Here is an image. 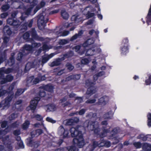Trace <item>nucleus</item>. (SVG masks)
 <instances>
[{
  "label": "nucleus",
  "mask_w": 151,
  "mask_h": 151,
  "mask_svg": "<svg viewBox=\"0 0 151 151\" xmlns=\"http://www.w3.org/2000/svg\"><path fill=\"white\" fill-rule=\"evenodd\" d=\"M95 84L94 82H91L89 80H87L86 81V86L87 87H89L86 93L87 95L90 96L96 92V88L93 87V86Z\"/></svg>",
  "instance_id": "3"
},
{
  "label": "nucleus",
  "mask_w": 151,
  "mask_h": 151,
  "mask_svg": "<svg viewBox=\"0 0 151 151\" xmlns=\"http://www.w3.org/2000/svg\"><path fill=\"white\" fill-rule=\"evenodd\" d=\"M17 144L19 145V148H23L24 147V145L22 141H19V142L17 143Z\"/></svg>",
  "instance_id": "51"
},
{
  "label": "nucleus",
  "mask_w": 151,
  "mask_h": 151,
  "mask_svg": "<svg viewBox=\"0 0 151 151\" xmlns=\"http://www.w3.org/2000/svg\"><path fill=\"white\" fill-rule=\"evenodd\" d=\"M58 133L60 136L63 138L68 137V131L65 129L62 126H60L58 128Z\"/></svg>",
  "instance_id": "8"
},
{
  "label": "nucleus",
  "mask_w": 151,
  "mask_h": 151,
  "mask_svg": "<svg viewBox=\"0 0 151 151\" xmlns=\"http://www.w3.org/2000/svg\"><path fill=\"white\" fill-rule=\"evenodd\" d=\"M34 79V77L33 76H31L28 78L27 81V83L28 84L31 83L32 84H33L32 83H33V80Z\"/></svg>",
  "instance_id": "43"
},
{
  "label": "nucleus",
  "mask_w": 151,
  "mask_h": 151,
  "mask_svg": "<svg viewBox=\"0 0 151 151\" xmlns=\"http://www.w3.org/2000/svg\"><path fill=\"white\" fill-rule=\"evenodd\" d=\"M149 137H147L146 136H144L142 134L140 135L139 137V138H141L142 139V140L143 141H146L147 139V137L151 138V135H149Z\"/></svg>",
  "instance_id": "47"
},
{
  "label": "nucleus",
  "mask_w": 151,
  "mask_h": 151,
  "mask_svg": "<svg viewBox=\"0 0 151 151\" xmlns=\"http://www.w3.org/2000/svg\"><path fill=\"white\" fill-rule=\"evenodd\" d=\"M52 48V46H48L46 44L43 45L42 48L43 50H46L48 49H50Z\"/></svg>",
  "instance_id": "49"
},
{
  "label": "nucleus",
  "mask_w": 151,
  "mask_h": 151,
  "mask_svg": "<svg viewBox=\"0 0 151 151\" xmlns=\"http://www.w3.org/2000/svg\"><path fill=\"white\" fill-rule=\"evenodd\" d=\"M45 108L47 112H50L55 111L57 109V107L54 104H51L45 106Z\"/></svg>",
  "instance_id": "15"
},
{
  "label": "nucleus",
  "mask_w": 151,
  "mask_h": 151,
  "mask_svg": "<svg viewBox=\"0 0 151 151\" xmlns=\"http://www.w3.org/2000/svg\"><path fill=\"white\" fill-rule=\"evenodd\" d=\"M69 151H78V150L75 147L73 146L70 147Z\"/></svg>",
  "instance_id": "64"
},
{
  "label": "nucleus",
  "mask_w": 151,
  "mask_h": 151,
  "mask_svg": "<svg viewBox=\"0 0 151 151\" xmlns=\"http://www.w3.org/2000/svg\"><path fill=\"white\" fill-rule=\"evenodd\" d=\"M83 34V31L82 30L79 31L78 33L72 36L70 38V41H73L77 38L81 37L82 35Z\"/></svg>",
  "instance_id": "16"
},
{
  "label": "nucleus",
  "mask_w": 151,
  "mask_h": 151,
  "mask_svg": "<svg viewBox=\"0 0 151 151\" xmlns=\"http://www.w3.org/2000/svg\"><path fill=\"white\" fill-rule=\"evenodd\" d=\"M142 149L146 151H149L151 150V145L147 143H142Z\"/></svg>",
  "instance_id": "19"
},
{
  "label": "nucleus",
  "mask_w": 151,
  "mask_h": 151,
  "mask_svg": "<svg viewBox=\"0 0 151 151\" xmlns=\"http://www.w3.org/2000/svg\"><path fill=\"white\" fill-rule=\"evenodd\" d=\"M30 34L32 35V37L34 38L37 39V36L36 34V32L34 29H32L30 32Z\"/></svg>",
  "instance_id": "39"
},
{
  "label": "nucleus",
  "mask_w": 151,
  "mask_h": 151,
  "mask_svg": "<svg viewBox=\"0 0 151 151\" xmlns=\"http://www.w3.org/2000/svg\"><path fill=\"white\" fill-rule=\"evenodd\" d=\"M23 1L27 2V3H31V6L30 8H28L26 12L25 13H24L22 14V16L21 17V19L22 20H23L24 18L25 17H23L24 14L27 15H28L32 9L33 8V6L35 5H36L38 3V0H22Z\"/></svg>",
  "instance_id": "7"
},
{
  "label": "nucleus",
  "mask_w": 151,
  "mask_h": 151,
  "mask_svg": "<svg viewBox=\"0 0 151 151\" xmlns=\"http://www.w3.org/2000/svg\"><path fill=\"white\" fill-rule=\"evenodd\" d=\"M61 15L62 18L65 19H67L69 17V15L65 10L63 9L61 11Z\"/></svg>",
  "instance_id": "22"
},
{
  "label": "nucleus",
  "mask_w": 151,
  "mask_h": 151,
  "mask_svg": "<svg viewBox=\"0 0 151 151\" xmlns=\"http://www.w3.org/2000/svg\"><path fill=\"white\" fill-rule=\"evenodd\" d=\"M79 121V119L77 117H74L67 120L66 124L71 125L75 123H77Z\"/></svg>",
  "instance_id": "14"
},
{
  "label": "nucleus",
  "mask_w": 151,
  "mask_h": 151,
  "mask_svg": "<svg viewBox=\"0 0 151 151\" xmlns=\"http://www.w3.org/2000/svg\"><path fill=\"white\" fill-rule=\"evenodd\" d=\"M60 59H57L54 61L52 63L50 64V65L51 67H54L55 66H57L60 65Z\"/></svg>",
  "instance_id": "25"
},
{
  "label": "nucleus",
  "mask_w": 151,
  "mask_h": 151,
  "mask_svg": "<svg viewBox=\"0 0 151 151\" xmlns=\"http://www.w3.org/2000/svg\"><path fill=\"white\" fill-rule=\"evenodd\" d=\"M93 97L94 98V99L87 100L86 101V103H87L91 104H93L95 103L96 101V99H97L99 97V95L98 94H96Z\"/></svg>",
  "instance_id": "23"
},
{
  "label": "nucleus",
  "mask_w": 151,
  "mask_h": 151,
  "mask_svg": "<svg viewBox=\"0 0 151 151\" xmlns=\"http://www.w3.org/2000/svg\"><path fill=\"white\" fill-rule=\"evenodd\" d=\"M4 32H6V33L9 35H11L12 33V32L8 26L5 27L4 28Z\"/></svg>",
  "instance_id": "29"
},
{
  "label": "nucleus",
  "mask_w": 151,
  "mask_h": 151,
  "mask_svg": "<svg viewBox=\"0 0 151 151\" xmlns=\"http://www.w3.org/2000/svg\"><path fill=\"white\" fill-rule=\"evenodd\" d=\"M40 80L38 78H34L33 80V83H32V84H36L38 83L40 81Z\"/></svg>",
  "instance_id": "61"
},
{
  "label": "nucleus",
  "mask_w": 151,
  "mask_h": 151,
  "mask_svg": "<svg viewBox=\"0 0 151 151\" xmlns=\"http://www.w3.org/2000/svg\"><path fill=\"white\" fill-rule=\"evenodd\" d=\"M32 64H33L31 63H28L26 65L25 70H29L30 68L34 67V66Z\"/></svg>",
  "instance_id": "33"
},
{
  "label": "nucleus",
  "mask_w": 151,
  "mask_h": 151,
  "mask_svg": "<svg viewBox=\"0 0 151 151\" xmlns=\"http://www.w3.org/2000/svg\"><path fill=\"white\" fill-rule=\"evenodd\" d=\"M40 99L39 97H36L33 99L30 103V109L34 111L36 108V106L38 101ZM29 107L27 108V109H29Z\"/></svg>",
  "instance_id": "11"
},
{
  "label": "nucleus",
  "mask_w": 151,
  "mask_h": 151,
  "mask_svg": "<svg viewBox=\"0 0 151 151\" xmlns=\"http://www.w3.org/2000/svg\"><path fill=\"white\" fill-rule=\"evenodd\" d=\"M128 42V40L127 39H125L123 40L121 47L122 53L124 54L128 52L127 43Z\"/></svg>",
  "instance_id": "10"
},
{
  "label": "nucleus",
  "mask_w": 151,
  "mask_h": 151,
  "mask_svg": "<svg viewBox=\"0 0 151 151\" xmlns=\"http://www.w3.org/2000/svg\"><path fill=\"white\" fill-rule=\"evenodd\" d=\"M39 95L41 97H43L45 96V93L43 89H42L40 91Z\"/></svg>",
  "instance_id": "56"
},
{
  "label": "nucleus",
  "mask_w": 151,
  "mask_h": 151,
  "mask_svg": "<svg viewBox=\"0 0 151 151\" xmlns=\"http://www.w3.org/2000/svg\"><path fill=\"white\" fill-rule=\"evenodd\" d=\"M29 34L28 32L25 33L23 35V38L25 40H26L29 37Z\"/></svg>",
  "instance_id": "59"
},
{
  "label": "nucleus",
  "mask_w": 151,
  "mask_h": 151,
  "mask_svg": "<svg viewBox=\"0 0 151 151\" xmlns=\"http://www.w3.org/2000/svg\"><path fill=\"white\" fill-rule=\"evenodd\" d=\"M24 91L22 89H19L17 90V91L16 93V96H18L20 95L24 92Z\"/></svg>",
  "instance_id": "42"
},
{
  "label": "nucleus",
  "mask_w": 151,
  "mask_h": 151,
  "mask_svg": "<svg viewBox=\"0 0 151 151\" xmlns=\"http://www.w3.org/2000/svg\"><path fill=\"white\" fill-rule=\"evenodd\" d=\"M14 20L12 18H9L7 20V22L10 25H12Z\"/></svg>",
  "instance_id": "63"
},
{
  "label": "nucleus",
  "mask_w": 151,
  "mask_h": 151,
  "mask_svg": "<svg viewBox=\"0 0 151 151\" xmlns=\"http://www.w3.org/2000/svg\"><path fill=\"white\" fill-rule=\"evenodd\" d=\"M104 145L109 147L110 146V143L109 141H103L102 142L95 141L93 142L92 145H90L88 146V149H90V151H92L97 146L101 147Z\"/></svg>",
  "instance_id": "4"
},
{
  "label": "nucleus",
  "mask_w": 151,
  "mask_h": 151,
  "mask_svg": "<svg viewBox=\"0 0 151 151\" xmlns=\"http://www.w3.org/2000/svg\"><path fill=\"white\" fill-rule=\"evenodd\" d=\"M44 88V89L50 92H52L53 89V86L50 84H48L45 86Z\"/></svg>",
  "instance_id": "24"
},
{
  "label": "nucleus",
  "mask_w": 151,
  "mask_h": 151,
  "mask_svg": "<svg viewBox=\"0 0 151 151\" xmlns=\"http://www.w3.org/2000/svg\"><path fill=\"white\" fill-rule=\"evenodd\" d=\"M94 54H95L94 50L93 48L88 49L86 53V55L87 56H91Z\"/></svg>",
  "instance_id": "26"
},
{
  "label": "nucleus",
  "mask_w": 151,
  "mask_h": 151,
  "mask_svg": "<svg viewBox=\"0 0 151 151\" xmlns=\"http://www.w3.org/2000/svg\"><path fill=\"white\" fill-rule=\"evenodd\" d=\"M32 118H35L38 121H41L43 119L42 117L39 114L33 115L32 116Z\"/></svg>",
  "instance_id": "30"
},
{
  "label": "nucleus",
  "mask_w": 151,
  "mask_h": 151,
  "mask_svg": "<svg viewBox=\"0 0 151 151\" xmlns=\"http://www.w3.org/2000/svg\"><path fill=\"white\" fill-rule=\"evenodd\" d=\"M90 8V7H87L84 9L83 12L84 14H84L85 15L84 17H83V18L80 15H74L71 18V20L75 22L70 23H65L64 25L65 27L66 28L70 27L69 31H73L76 27V23L81 22L82 20L85 19L86 18H89L93 16L94 15L93 13H90L89 12L88 9H89Z\"/></svg>",
  "instance_id": "1"
},
{
  "label": "nucleus",
  "mask_w": 151,
  "mask_h": 151,
  "mask_svg": "<svg viewBox=\"0 0 151 151\" xmlns=\"http://www.w3.org/2000/svg\"><path fill=\"white\" fill-rule=\"evenodd\" d=\"M59 11V9H55L51 11L49 13V14H53L58 13Z\"/></svg>",
  "instance_id": "58"
},
{
  "label": "nucleus",
  "mask_w": 151,
  "mask_h": 151,
  "mask_svg": "<svg viewBox=\"0 0 151 151\" xmlns=\"http://www.w3.org/2000/svg\"><path fill=\"white\" fill-rule=\"evenodd\" d=\"M45 14L43 13L38 16V19L37 20V24L39 28L40 29H44L45 24L48 21L47 18H45L44 16Z\"/></svg>",
  "instance_id": "5"
},
{
  "label": "nucleus",
  "mask_w": 151,
  "mask_h": 151,
  "mask_svg": "<svg viewBox=\"0 0 151 151\" xmlns=\"http://www.w3.org/2000/svg\"><path fill=\"white\" fill-rule=\"evenodd\" d=\"M9 8V6L7 5L3 6L2 7V9L4 11H6Z\"/></svg>",
  "instance_id": "60"
},
{
  "label": "nucleus",
  "mask_w": 151,
  "mask_h": 151,
  "mask_svg": "<svg viewBox=\"0 0 151 151\" xmlns=\"http://www.w3.org/2000/svg\"><path fill=\"white\" fill-rule=\"evenodd\" d=\"M54 55V53H51L49 55H45L42 57V63L43 64L46 63L50 59L52 58Z\"/></svg>",
  "instance_id": "17"
},
{
  "label": "nucleus",
  "mask_w": 151,
  "mask_h": 151,
  "mask_svg": "<svg viewBox=\"0 0 151 151\" xmlns=\"http://www.w3.org/2000/svg\"><path fill=\"white\" fill-rule=\"evenodd\" d=\"M45 2L44 1H42L39 4L36 6L34 10L35 13H36L40 8L43 7L45 5Z\"/></svg>",
  "instance_id": "18"
},
{
  "label": "nucleus",
  "mask_w": 151,
  "mask_h": 151,
  "mask_svg": "<svg viewBox=\"0 0 151 151\" xmlns=\"http://www.w3.org/2000/svg\"><path fill=\"white\" fill-rule=\"evenodd\" d=\"M24 49L25 50L28 51H31L32 49V47L29 45H26L24 47Z\"/></svg>",
  "instance_id": "45"
},
{
  "label": "nucleus",
  "mask_w": 151,
  "mask_h": 151,
  "mask_svg": "<svg viewBox=\"0 0 151 151\" xmlns=\"http://www.w3.org/2000/svg\"><path fill=\"white\" fill-rule=\"evenodd\" d=\"M46 120L48 122H50L52 123H55L56 121L53 120L52 118L48 117L46 119Z\"/></svg>",
  "instance_id": "48"
},
{
  "label": "nucleus",
  "mask_w": 151,
  "mask_h": 151,
  "mask_svg": "<svg viewBox=\"0 0 151 151\" xmlns=\"http://www.w3.org/2000/svg\"><path fill=\"white\" fill-rule=\"evenodd\" d=\"M112 136L110 137V138L113 139V140L115 141V142H113L114 144H116L118 143L119 140V139L116 136L114 135H113L112 134Z\"/></svg>",
  "instance_id": "28"
},
{
  "label": "nucleus",
  "mask_w": 151,
  "mask_h": 151,
  "mask_svg": "<svg viewBox=\"0 0 151 151\" xmlns=\"http://www.w3.org/2000/svg\"><path fill=\"white\" fill-rule=\"evenodd\" d=\"M109 132V130H107V129H104L103 130V132L104 133L101 134V137H103L106 136V134L108 133Z\"/></svg>",
  "instance_id": "55"
},
{
  "label": "nucleus",
  "mask_w": 151,
  "mask_h": 151,
  "mask_svg": "<svg viewBox=\"0 0 151 151\" xmlns=\"http://www.w3.org/2000/svg\"><path fill=\"white\" fill-rule=\"evenodd\" d=\"M42 132V130L41 129H38L36 131H33L31 133L32 136V137L35 136H37L41 134Z\"/></svg>",
  "instance_id": "20"
},
{
  "label": "nucleus",
  "mask_w": 151,
  "mask_h": 151,
  "mask_svg": "<svg viewBox=\"0 0 151 151\" xmlns=\"http://www.w3.org/2000/svg\"><path fill=\"white\" fill-rule=\"evenodd\" d=\"M20 122L17 121L12 124L11 127L12 128H15L18 127V126L20 124Z\"/></svg>",
  "instance_id": "46"
},
{
  "label": "nucleus",
  "mask_w": 151,
  "mask_h": 151,
  "mask_svg": "<svg viewBox=\"0 0 151 151\" xmlns=\"http://www.w3.org/2000/svg\"><path fill=\"white\" fill-rule=\"evenodd\" d=\"M69 150L67 148L65 147L58 149L55 151H69Z\"/></svg>",
  "instance_id": "57"
},
{
  "label": "nucleus",
  "mask_w": 151,
  "mask_h": 151,
  "mask_svg": "<svg viewBox=\"0 0 151 151\" xmlns=\"http://www.w3.org/2000/svg\"><path fill=\"white\" fill-rule=\"evenodd\" d=\"M109 100V97L106 96H104L99 99L97 104L101 105H105Z\"/></svg>",
  "instance_id": "13"
},
{
  "label": "nucleus",
  "mask_w": 151,
  "mask_h": 151,
  "mask_svg": "<svg viewBox=\"0 0 151 151\" xmlns=\"http://www.w3.org/2000/svg\"><path fill=\"white\" fill-rule=\"evenodd\" d=\"M29 122L28 121H26L23 124L22 126V128L24 129H26L28 127L29 124Z\"/></svg>",
  "instance_id": "31"
},
{
  "label": "nucleus",
  "mask_w": 151,
  "mask_h": 151,
  "mask_svg": "<svg viewBox=\"0 0 151 151\" xmlns=\"http://www.w3.org/2000/svg\"><path fill=\"white\" fill-rule=\"evenodd\" d=\"M70 132L72 137H76L73 139V142L79 147H82L85 145V142L81 132L79 131L77 128L72 127Z\"/></svg>",
  "instance_id": "2"
},
{
  "label": "nucleus",
  "mask_w": 151,
  "mask_h": 151,
  "mask_svg": "<svg viewBox=\"0 0 151 151\" xmlns=\"http://www.w3.org/2000/svg\"><path fill=\"white\" fill-rule=\"evenodd\" d=\"M66 66L68 69L70 71L73 70L74 68V67L71 64L68 63L66 64Z\"/></svg>",
  "instance_id": "50"
},
{
  "label": "nucleus",
  "mask_w": 151,
  "mask_h": 151,
  "mask_svg": "<svg viewBox=\"0 0 151 151\" xmlns=\"http://www.w3.org/2000/svg\"><path fill=\"white\" fill-rule=\"evenodd\" d=\"M17 114H12L9 117V119L11 120L14 119L15 118L17 117Z\"/></svg>",
  "instance_id": "52"
},
{
  "label": "nucleus",
  "mask_w": 151,
  "mask_h": 151,
  "mask_svg": "<svg viewBox=\"0 0 151 151\" xmlns=\"http://www.w3.org/2000/svg\"><path fill=\"white\" fill-rule=\"evenodd\" d=\"M148 119V126L151 127V113H149L147 115Z\"/></svg>",
  "instance_id": "34"
},
{
  "label": "nucleus",
  "mask_w": 151,
  "mask_h": 151,
  "mask_svg": "<svg viewBox=\"0 0 151 151\" xmlns=\"http://www.w3.org/2000/svg\"><path fill=\"white\" fill-rule=\"evenodd\" d=\"M90 61L91 60L90 59L84 58L81 60V63L82 64L85 65L89 63Z\"/></svg>",
  "instance_id": "35"
},
{
  "label": "nucleus",
  "mask_w": 151,
  "mask_h": 151,
  "mask_svg": "<svg viewBox=\"0 0 151 151\" xmlns=\"http://www.w3.org/2000/svg\"><path fill=\"white\" fill-rule=\"evenodd\" d=\"M94 42L93 39V38H91L88 40L86 41L83 45V47H86L88 45H89L92 43Z\"/></svg>",
  "instance_id": "21"
},
{
  "label": "nucleus",
  "mask_w": 151,
  "mask_h": 151,
  "mask_svg": "<svg viewBox=\"0 0 151 151\" xmlns=\"http://www.w3.org/2000/svg\"><path fill=\"white\" fill-rule=\"evenodd\" d=\"M80 48L81 47L80 45H77L73 47V49L74 50V51H75L76 52H78L80 54L82 55L83 53V52L82 53H79V52Z\"/></svg>",
  "instance_id": "40"
},
{
  "label": "nucleus",
  "mask_w": 151,
  "mask_h": 151,
  "mask_svg": "<svg viewBox=\"0 0 151 151\" xmlns=\"http://www.w3.org/2000/svg\"><path fill=\"white\" fill-rule=\"evenodd\" d=\"M3 69V68H2L0 70V74L1 75V76L3 75L2 72H4L6 74H8L12 71V69L9 68L5 70H4Z\"/></svg>",
  "instance_id": "27"
},
{
  "label": "nucleus",
  "mask_w": 151,
  "mask_h": 151,
  "mask_svg": "<svg viewBox=\"0 0 151 151\" xmlns=\"http://www.w3.org/2000/svg\"><path fill=\"white\" fill-rule=\"evenodd\" d=\"M91 123L89 124H88L86 127H88L91 130H94L95 133H97L99 130V124L98 123L96 122L93 123L92 124H91Z\"/></svg>",
  "instance_id": "12"
},
{
  "label": "nucleus",
  "mask_w": 151,
  "mask_h": 151,
  "mask_svg": "<svg viewBox=\"0 0 151 151\" xmlns=\"http://www.w3.org/2000/svg\"><path fill=\"white\" fill-rule=\"evenodd\" d=\"M34 126L35 127H40V126H42L45 129H46L45 127L44 126V125L43 122H42L41 123H37L34 124Z\"/></svg>",
  "instance_id": "44"
},
{
  "label": "nucleus",
  "mask_w": 151,
  "mask_h": 151,
  "mask_svg": "<svg viewBox=\"0 0 151 151\" xmlns=\"http://www.w3.org/2000/svg\"><path fill=\"white\" fill-rule=\"evenodd\" d=\"M104 74V73L103 72H100L97 75H95L93 76V78L94 81H96L97 79L98 76H100Z\"/></svg>",
  "instance_id": "37"
},
{
  "label": "nucleus",
  "mask_w": 151,
  "mask_h": 151,
  "mask_svg": "<svg viewBox=\"0 0 151 151\" xmlns=\"http://www.w3.org/2000/svg\"><path fill=\"white\" fill-rule=\"evenodd\" d=\"M69 40L65 39L61 40L59 41V44L61 45H64L69 42Z\"/></svg>",
  "instance_id": "32"
},
{
  "label": "nucleus",
  "mask_w": 151,
  "mask_h": 151,
  "mask_svg": "<svg viewBox=\"0 0 151 151\" xmlns=\"http://www.w3.org/2000/svg\"><path fill=\"white\" fill-rule=\"evenodd\" d=\"M113 116V114L111 112H109L106 114L104 115V117L106 119H110Z\"/></svg>",
  "instance_id": "36"
},
{
  "label": "nucleus",
  "mask_w": 151,
  "mask_h": 151,
  "mask_svg": "<svg viewBox=\"0 0 151 151\" xmlns=\"http://www.w3.org/2000/svg\"><path fill=\"white\" fill-rule=\"evenodd\" d=\"M70 33L69 31L67 30H65L60 35L63 36H65L68 35Z\"/></svg>",
  "instance_id": "53"
},
{
  "label": "nucleus",
  "mask_w": 151,
  "mask_h": 151,
  "mask_svg": "<svg viewBox=\"0 0 151 151\" xmlns=\"http://www.w3.org/2000/svg\"><path fill=\"white\" fill-rule=\"evenodd\" d=\"M6 93H8L5 90L1 89L0 90V97L4 96V95ZM9 94V97H7L4 101V103H2L4 105V106L5 107L8 106L9 104V102L12 100L13 93L11 91L9 92L8 93Z\"/></svg>",
  "instance_id": "6"
},
{
  "label": "nucleus",
  "mask_w": 151,
  "mask_h": 151,
  "mask_svg": "<svg viewBox=\"0 0 151 151\" xmlns=\"http://www.w3.org/2000/svg\"><path fill=\"white\" fill-rule=\"evenodd\" d=\"M92 63L93 65L91 67V69L92 70H94L96 68V65L97 64V62L95 60H93L92 62Z\"/></svg>",
  "instance_id": "38"
},
{
  "label": "nucleus",
  "mask_w": 151,
  "mask_h": 151,
  "mask_svg": "<svg viewBox=\"0 0 151 151\" xmlns=\"http://www.w3.org/2000/svg\"><path fill=\"white\" fill-rule=\"evenodd\" d=\"M142 144H141L139 142H135L133 143L134 146L137 148H140L142 146Z\"/></svg>",
  "instance_id": "41"
},
{
  "label": "nucleus",
  "mask_w": 151,
  "mask_h": 151,
  "mask_svg": "<svg viewBox=\"0 0 151 151\" xmlns=\"http://www.w3.org/2000/svg\"><path fill=\"white\" fill-rule=\"evenodd\" d=\"M146 84L149 85L151 83V75L149 77V78L145 81Z\"/></svg>",
  "instance_id": "62"
},
{
  "label": "nucleus",
  "mask_w": 151,
  "mask_h": 151,
  "mask_svg": "<svg viewBox=\"0 0 151 151\" xmlns=\"http://www.w3.org/2000/svg\"><path fill=\"white\" fill-rule=\"evenodd\" d=\"M20 24V22L17 20H14L13 22L12 25L14 26H18Z\"/></svg>",
  "instance_id": "54"
},
{
  "label": "nucleus",
  "mask_w": 151,
  "mask_h": 151,
  "mask_svg": "<svg viewBox=\"0 0 151 151\" xmlns=\"http://www.w3.org/2000/svg\"><path fill=\"white\" fill-rule=\"evenodd\" d=\"M0 82L1 84H3L7 82L11 81L13 79V76L11 75H7L5 77L3 75L0 77Z\"/></svg>",
  "instance_id": "9"
}]
</instances>
